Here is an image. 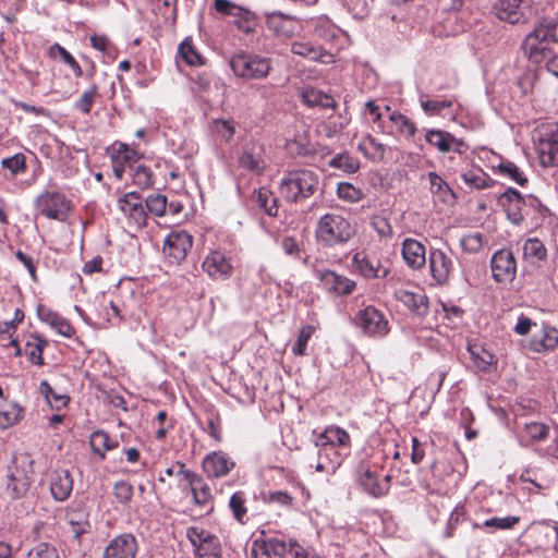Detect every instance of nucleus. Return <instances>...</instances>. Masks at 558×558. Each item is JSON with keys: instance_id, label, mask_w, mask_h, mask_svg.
<instances>
[{"instance_id": "obj_1", "label": "nucleus", "mask_w": 558, "mask_h": 558, "mask_svg": "<svg viewBox=\"0 0 558 558\" xmlns=\"http://www.w3.org/2000/svg\"><path fill=\"white\" fill-rule=\"evenodd\" d=\"M555 46H558V16H545L525 36L522 50L530 61L541 63L554 53Z\"/></svg>"}, {"instance_id": "obj_2", "label": "nucleus", "mask_w": 558, "mask_h": 558, "mask_svg": "<svg viewBox=\"0 0 558 558\" xmlns=\"http://www.w3.org/2000/svg\"><path fill=\"white\" fill-rule=\"evenodd\" d=\"M319 184V175L310 169H298L287 173L281 181V191L287 201L299 203L311 197Z\"/></svg>"}, {"instance_id": "obj_3", "label": "nucleus", "mask_w": 558, "mask_h": 558, "mask_svg": "<svg viewBox=\"0 0 558 558\" xmlns=\"http://www.w3.org/2000/svg\"><path fill=\"white\" fill-rule=\"evenodd\" d=\"M354 232V228L342 216L326 214L318 221L316 238L326 245H335L347 242Z\"/></svg>"}, {"instance_id": "obj_4", "label": "nucleus", "mask_w": 558, "mask_h": 558, "mask_svg": "<svg viewBox=\"0 0 558 558\" xmlns=\"http://www.w3.org/2000/svg\"><path fill=\"white\" fill-rule=\"evenodd\" d=\"M233 73L242 78L262 80L269 74L270 59L252 53H239L231 58Z\"/></svg>"}, {"instance_id": "obj_5", "label": "nucleus", "mask_w": 558, "mask_h": 558, "mask_svg": "<svg viewBox=\"0 0 558 558\" xmlns=\"http://www.w3.org/2000/svg\"><path fill=\"white\" fill-rule=\"evenodd\" d=\"M354 323L369 336L383 337L389 331L387 319L372 305L360 310L354 317Z\"/></svg>"}, {"instance_id": "obj_6", "label": "nucleus", "mask_w": 558, "mask_h": 558, "mask_svg": "<svg viewBox=\"0 0 558 558\" xmlns=\"http://www.w3.org/2000/svg\"><path fill=\"white\" fill-rule=\"evenodd\" d=\"M493 278L497 282H511L515 278L517 262L511 250L501 248L490 259Z\"/></svg>"}, {"instance_id": "obj_7", "label": "nucleus", "mask_w": 558, "mask_h": 558, "mask_svg": "<svg viewBox=\"0 0 558 558\" xmlns=\"http://www.w3.org/2000/svg\"><path fill=\"white\" fill-rule=\"evenodd\" d=\"M37 207L47 218L63 221L70 210V203L58 192H47L38 197Z\"/></svg>"}, {"instance_id": "obj_8", "label": "nucleus", "mask_w": 558, "mask_h": 558, "mask_svg": "<svg viewBox=\"0 0 558 558\" xmlns=\"http://www.w3.org/2000/svg\"><path fill=\"white\" fill-rule=\"evenodd\" d=\"M191 247L192 235L186 231H173L165 241L163 253L172 263L179 264L185 259Z\"/></svg>"}, {"instance_id": "obj_9", "label": "nucleus", "mask_w": 558, "mask_h": 558, "mask_svg": "<svg viewBox=\"0 0 558 558\" xmlns=\"http://www.w3.org/2000/svg\"><path fill=\"white\" fill-rule=\"evenodd\" d=\"M315 274L328 292L336 295H349L356 287L354 281L331 270H316Z\"/></svg>"}, {"instance_id": "obj_10", "label": "nucleus", "mask_w": 558, "mask_h": 558, "mask_svg": "<svg viewBox=\"0 0 558 558\" xmlns=\"http://www.w3.org/2000/svg\"><path fill=\"white\" fill-rule=\"evenodd\" d=\"M137 541L133 534H121L106 547L104 558H135Z\"/></svg>"}, {"instance_id": "obj_11", "label": "nucleus", "mask_w": 558, "mask_h": 558, "mask_svg": "<svg viewBox=\"0 0 558 558\" xmlns=\"http://www.w3.org/2000/svg\"><path fill=\"white\" fill-rule=\"evenodd\" d=\"M498 202L512 223L520 225L523 221L522 208L525 205V201L519 191L513 187L507 189L499 196Z\"/></svg>"}, {"instance_id": "obj_12", "label": "nucleus", "mask_w": 558, "mask_h": 558, "mask_svg": "<svg viewBox=\"0 0 558 558\" xmlns=\"http://www.w3.org/2000/svg\"><path fill=\"white\" fill-rule=\"evenodd\" d=\"M202 468L208 477L218 478L226 476L234 468V462L226 453L214 451L204 458Z\"/></svg>"}, {"instance_id": "obj_13", "label": "nucleus", "mask_w": 558, "mask_h": 558, "mask_svg": "<svg viewBox=\"0 0 558 558\" xmlns=\"http://www.w3.org/2000/svg\"><path fill=\"white\" fill-rule=\"evenodd\" d=\"M396 299L407 306L413 314L424 317L428 313V298L417 289V291H410L407 289H399L395 292Z\"/></svg>"}, {"instance_id": "obj_14", "label": "nucleus", "mask_w": 558, "mask_h": 558, "mask_svg": "<svg viewBox=\"0 0 558 558\" xmlns=\"http://www.w3.org/2000/svg\"><path fill=\"white\" fill-rule=\"evenodd\" d=\"M252 551L254 558H286L288 551L287 542L277 537L255 539Z\"/></svg>"}, {"instance_id": "obj_15", "label": "nucleus", "mask_w": 558, "mask_h": 558, "mask_svg": "<svg viewBox=\"0 0 558 558\" xmlns=\"http://www.w3.org/2000/svg\"><path fill=\"white\" fill-rule=\"evenodd\" d=\"M239 165L242 168L256 173L264 171L266 162L264 159L263 146L256 143L246 144L239 157Z\"/></svg>"}, {"instance_id": "obj_16", "label": "nucleus", "mask_w": 558, "mask_h": 558, "mask_svg": "<svg viewBox=\"0 0 558 558\" xmlns=\"http://www.w3.org/2000/svg\"><path fill=\"white\" fill-rule=\"evenodd\" d=\"M357 481L363 489L374 498H380L389 493L388 485H381L375 472L361 463L356 470Z\"/></svg>"}, {"instance_id": "obj_17", "label": "nucleus", "mask_w": 558, "mask_h": 558, "mask_svg": "<svg viewBox=\"0 0 558 558\" xmlns=\"http://www.w3.org/2000/svg\"><path fill=\"white\" fill-rule=\"evenodd\" d=\"M429 268L434 280L438 284H445L452 270V260L440 250H432L429 253Z\"/></svg>"}, {"instance_id": "obj_18", "label": "nucleus", "mask_w": 558, "mask_h": 558, "mask_svg": "<svg viewBox=\"0 0 558 558\" xmlns=\"http://www.w3.org/2000/svg\"><path fill=\"white\" fill-rule=\"evenodd\" d=\"M29 485L31 480L24 470L19 469L16 465L9 468L5 490L12 499H19L25 496L29 489Z\"/></svg>"}, {"instance_id": "obj_19", "label": "nucleus", "mask_w": 558, "mask_h": 558, "mask_svg": "<svg viewBox=\"0 0 558 558\" xmlns=\"http://www.w3.org/2000/svg\"><path fill=\"white\" fill-rule=\"evenodd\" d=\"M522 2L523 0H499L494 5V10L497 17L501 21L510 24L521 23L525 21L521 7Z\"/></svg>"}, {"instance_id": "obj_20", "label": "nucleus", "mask_w": 558, "mask_h": 558, "mask_svg": "<svg viewBox=\"0 0 558 558\" xmlns=\"http://www.w3.org/2000/svg\"><path fill=\"white\" fill-rule=\"evenodd\" d=\"M402 257L409 267L420 269L426 263L425 246L414 239H405L402 243Z\"/></svg>"}, {"instance_id": "obj_21", "label": "nucleus", "mask_w": 558, "mask_h": 558, "mask_svg": "<svg viewBox=\"0 0 558 558\" xmlns=\"http://www.w3.org/2000/svg\"><path fill=\"white\" fill-rule=\"evenodd\" d=\"M73 489V478L68 470H57L51 476L50 492L58 501L69 498Z\"/></svg>"}, {"instance_id": "obj_22", "label": "nucleus", "mask_w": 558, "mask_h": 558, "mask_svg": "<svg viewBox=\"0 0 558 558\" xmlns=\"http://www.w3.org/2000/svg\"><path fill=\"white\" fill-rule=\"evenodd\" d=\"M203 269L213 278L228 277L232 266L225 254L218 251L211 252L203 262Z\"/></svg>"}, {"instance_id": "obj_23", "label": "nucleus", "mask_w": 558, "mask_h": 558, "mask_svg": "<svg viewBox=\"0 0 558 558\" xmlns=\"http://www.w3.org/2000/svg\"><path fill=\"white\" fill-rule=\"evenodd\" d=\"M39 318L49 324L52 328H54L60 335L71 338L75 333L74 327L70 324L68 319L59 315L58 313L46 308L43 305H39L37 308Z\"/></svg>"}, {"instance_id": "obj_24", "label": "nucleus", "mask_w": 558, "mask_h": 558, "mask_svg": "<svg viewBox=\"0 0 558 558\" xmlns=\"http://www.w3.org/2000/svg\"><path fill=\"white\" fill-rule=\"evenodd\" d=\"M425 140L440 153L450 151L453 144L463 145V140L457 138L451 133L441 130L427 131Z\"/></svg>"}, {"instance_id": "obj_25", "label": "nucleus", "mask_w": 558, "mask_h": 558, "mask_svg": "<svg viewBox=\"0 0 558 558\" xmlns=\"http://www.w3.org/2000/svg\"><path fill=\"white\" fill-rule=\"evenodd\" d=\"M539 162L543 167H555L558 165V138L550 137L541 140L537 145Z\"/></svg>"}, {"instance_id": "obj_26", "label": "nucleus", "mask_w": 558, "mask_h": 558, "mask_svg": "<svg viewBox=\"0 0 558 558\" xmlns=\"http://www.w3.org/2000/svg\"><path fill=\"white\" fill-rule=\"evenodd\" d=\"M189 477L192 480L189 487L194 502L206 506L213 499L209 486L199 474H190Z\"/></svg>"}, {"instance_id": "obj_27", "label": "nucleus", "mask_w": 558, "mask_h": 558, "mask_svg": "<svg viewBox=\"0 0 558 558\" xmlns=\"http://www.w3.org/2000/svg\"><path fill=\"white\" fill-rule=\"evenodd\" d=\"M353 262L365 278H385L388 274V270L381 267L379 262L373 263L366 256L361 257L360 253L354 255Z\"/></svg>"}, {"instance_id": "obj_28", "label": "nucleus", "mask_w": 558, "mask_h": 558, "mask_svg": "<svg viewBox=\"0 0 558 558\" xmlns=\"http://www.w3.org/2000/svg\"><path fill=\"white\" fill-rule=\"evenodd\" d=\"M253 199L257 206L268 216L276 217L278 214V199L274 193L267 187H259L253 194Z\"/></svg>"}, {"instance_id": "obj_29", "label": "nucleus", "mask_w": 558, "mask_h": 558, "mask_svg": "<svg viewBox=\"0 0 558 558\" xmlns=\"http://www.w3.org/2000/svg\"><path fill=\"white\" fill-rule=\"evenodd\" d=\"M530 344L535 352L553 350L558 345V330L554 327H545L542 336H535Z\"/></svg>"}, {"instance_id": "obj_30", "label": "nucleus", "mask_w": 558, "mask_h": 558, "mask_svg": "<svg viewBox=\"0 0 558 558\" xmlns=\"http://www.w3.org/2000/svg\"><path fill=\"white\" fill-rule=\"evenodd\" d=\"M89 444L92 450L98 453L100 459H105V452L119 446L118 441L112 440L104 430H96L90 435Z\"/></svg>"}, {"instance_id": "obj_31", "label": "nucleus", "mask_w": 558, "mask_h": 558, "mask_svg": "<svg viewBox=\"0 0 558 558\" xmlns=\"http://www.w3.org/2000/svg\"><path fill=\"white\" fill-rule=\"evenodd\" d=\"M523 258L531 264H536L541 260H544L547 255V251L542 243L536 238L527 239L523 244Z\"/></svg>"}, {"instance_id": "obj_32", "label": "nucleus", "mask_w": 558, "mask_h": 558, "mask_svg": "<svg viewBox=\"0 0 558 558\" xmlns=\"http://www.w3.org/2000/svg\"><path fill=\"white\" fill-rule=\"evenodd\" d=\"M48 341L38 335H32L31 339L26 342L25 353L28 360L36 365H44L43 352Z\"/></svg>"}, {"instance_id": "obj_33", "label": "nucleus", "mask_w": 558, "mask_h": 558, "mask_svg": "<svg viewBox=\"0 0 558 558\" xmlns=\"http://www.w3.org/2000/svg\"><path fill=\"white\" fill-rule=\"evenodd\" d=\"M215 9L226 15L239 17L245 22H248L253 14L251 11L232 3L229 0H215Z\"/></svg>"}, {"instance_id": "obj_34", "label": "nucleus", "mask_w": 558, "mask_h": 558, "mask_svg": "<svg viewBox=\"0 0 558 558\" xmlns=\"http://www.w3.org/2000/svg\"><path fill=\"white\" fill-rule=\"evenodd\" d=\"M462 180L470 187H474L477 190L489 187L494 184V181L483 171H466L462 173Z\"/></svg>"}, {"instance_id": "obj_35", "label": "nucleus", "mask_w": 558, "mask_h": 558, "mask_svg": "<svg viewBox=\"0 0 558 558\" xmlns=\"http://www.w3.org/2000/svg\"><path fill=\"white\" fill-rule=\"evenodd\" d=\"M48 54L51 58H57L59 56L63 60V62H65L73 70L76 77H81L83 75L82 68L77 63V61L73 58V56L70 52H68L59 44L50 46Z\"/></svg>"}, {"instance_id": "obj_36", "label": "nucleus", "mask_w": 558, "mask_h": 558, "mask_svg": "<svg viewBox=\"0 0 558 558\" xmlns=\"http://www.w3.org/2000/svg\"><path fill=\"white\" fill-rule=\"evenodd\" d=\"M195 555L198 558H219L221 555V547L218 537L211 534L201 547L195 549Z\"/></svg>"}, {"instance_id": "obj_37", "label": "nucleus", "mask_w": 558, "mask_h": 558, "mask_svg": "<svg viewBox=\"0 0 558 558\" xmlns=\"http://www.w3.org/2000/svg\"><path fill=\"white\" fill-rule=\"evenodd\" d=\"M549 426L541 422H529L524 424V433L530 441H541L548 437Z\"/></svg>"}, {"instance_id": "obj_38", "label": "nucleus", "mask_w": 558, "mask_h": 558, "mask_svg": "<svg viewBox=\"0 0 558 558\" xmlns=\"http://www.w3.org/2000/svg\"><path fill=\"white\" fill-rule=\"evenodd\" d=\"M39 391L45 396L51 408L60 409V407H64L69 401V397L57 395L47 380L40 383Z\"/></svg>"}, {"instance_id": "obj_39", "label": "nucleus", "mask_w": 558, "mask_h": 558, "mask_svg": "<svg viewBox=\"0 0 558 558\" xmlns=\"http://www.w3.org/2000/svg\"><path fill=\"white\" fill-rule=\"evenodd\" d=\"M497 169L500 174L509 177L521 186L527 183V178L520 171L518 166L511 161L501 162Z\"/></svg>"}, {"instance_id": "obj_40", "label": "nucleus", "mask_w": 558, "mask_h": 558, "mask_svg": "<svg viewBox=\"0 0 558 558\" xmlns=\"http://www.w3.org/2000/svg\"><path fill=\"white\" fill-rule=\"evenodd\" d=\"M363 149L366 156L374 161H381L385 157V145L377 142L374 137L368 136L364 140Z\"/></svg>"}, {"instance_id": "obj_41", "label": "nucleus", "mask_w": 558, "mask_h": 558, "mask_svg": "<svg viewBox=\"0 0 558 558\" xmlns=\"http://www.w3.org/2000/svg\"><path fill=\"white\" fill-rule=\"evenodd\" d=\"M332 168L342 169L349 173H354L359 170L360 163L356 159L348 154H339L329 161Z\"/></svg>"}, {"instance_id": "obj_42", "label": "nucleus", "mask_w": 558, "mask_h": 558, "mask_svg": "<svg viewBox=\"0 0 558 558\" xmlns=\"http://www.w3.org/2000/svg\"><path fill=\"white\" fill-rule=\"evenodd\" d=\"M213 133L220 137L223 142H229L235 132V128L232 121L228 120H215L211 126Z\"/></svg>"}, {"instance_id": "obj_43", "label": "nucleus", "mask_w": 558, "mask_h": 558, "mask_svg": "<svg viewBox=\"0 0 558 558\" xmlns=\"http://www.w3.org/2000/svg\"><path fill=\"white\" fill-rule=\"evenodd\" d=\"M23 408L12 404L9 410L0 411V428H8L22 418Z\"/></svg>"}, {"instance_id": "obj_44", "label": "nucleus", "mask_w": 558, "mask_h": 558, "mask_svg": "<svg viewBox=\"0 0 558 558\" xmlns=\"http://www.w3.org/2000/svg\"><path fill=\"white\" fill-rule=\"evenodd\" d=\"M337 194L339 198L352 203L360 202L364 196L361 189L354 187L352 184L348 182H342L338 184Z\"/></svg>"}, {"instance_id": "obj_45", "label": "nucleus", "mask_w": 558, "mask_h": 558, "mask_svg": "<svg viewBox=\"0 0 558 558\" xmlns=\"http://www.w3.org/2000/svg\"><path fill=\"white\" fill-rule=\"evenodd\" d=\"M428 180L430 184V192L433 194L440 195L444 199L447 195L454 197L450 186L436 172H429Z\"/></svg>"}, {"instance_id": "obj_46", "label": "nucleus", "mask_w": 558, "mask_h": 558, "mask_svg": "<svg viewBox=\"0 0 558 558\" xmlns=\"http://www.w3.org/2000/svg\"><path fill=\"white\" fill-rule=\"evenodd\" d=\"M179 52L184 61L190 65L203 64V57L195 50L189 40H184L179 46Z\"/></svg>"}, {"instance_id": "obj_47", "label": "nucleus", "mask_w": 558, "mask_h": 558, "mask_svg": "<svg viewBox=\"0 0 558 558\" xmlns=\"http://www.w3.org/2000/svg\"><path fill=\"white\" fill-rule=\"evenodd\" d=\"M133 173V183L142 189L150 187L154 183L153 181V172L149 168L140 165L132 169Z\"/></svg>"}, {"instance_id": "obj_48", "label": "nucleus", "mask_w": 558, "mask_h": 558, "mask_svg": "<svg viewBox=\"0 0 558 558\" xmlns=\"http://www.w3.org/2000/svg\"><path fill=\"white\" fill-rule=\"evenodd\" d=\"M1 165L4 169H8L12 175H16L26 170V158L23 154H16L12 157L4 158Z\"/></svg>"}, {"instance_id": "obj_49", "label": "nucleus", "mask_w": 558, "mask_h": 558, "mask_svg": "<svg viewBox=\"0 0 558 558\" xmlns=\"http://www.w3.org/2000/svg\"><path fill=\"white\" fill-rule=\"evenodd\" d=\"M146 208L156 216H162L167 209V197L161 194L149 195L146 201Z\"/></svg>"}, {"instance_id": "obj_50", "label": "nucleus", "mask_w": 558, "mask_h": 558, "mask_svg": "<svg viewBox=\"0 0 558 558\" xmlns=\"http://www.w3.org/2000/svg\"><path fill=\"white\" fill-rule=\"evenodd\" d=\"M141 203L142 196L136 192H130L119 199V208L128 217Z\"/></svg>"}, {"instance_id": "obj_51", "label": "nucleus", "mask_w": 558, "mask_h": 558, "mask_svg": "<svg viewBox=\"0 0 558 558\" xmlns=\"http://www.w3.org/2000/svg\"><path fill=\"white\" fill-rule=\"evenodd\" d=\"M27 558H59V554L50 544L39 543L28 551Z\"/></svg>"}, {"instance_id": "obj_52", "label": "nucleus", "mask_w": 558, "mask_h": 558, "mask_svg": "<svg viewBox=\"0 0 558 558\" xmlns=\"http://www.w3.org/2000/svg\"><path fill=\"white\" fill-rule=\"evenodd\" d=\"M322 438H326L327 442L339 446H345L350 442V435L340 427L327 429Z\"/></svg>"}, {"instance_id": "obj_53", "label": "nucleus", "mask_w": 558, "mask_h": 558, "mask_svg": "<svg viewBox=\"0 0 558 558\" xmlns=\"http://www.w3.org/2000/svg\"><path fill=\"white\" fill-rule=\"evenodd\" d=\"M96 96H97V85L94 84L77 100V102L75 104V108L81 110L83 113L88 114L92 110L94 102H95Z\"/></svg>"}, {"instance_id": "obj_54", "label": "nucleus", "mask_w": 558, "mask_h": 558, "mask_svg": "<svg viewBox=\"0 0 558 558\" xmlns=\"http://www.w3.org/2000/svg\"><path fill=\"white\" fill-rule=\"evenodd\" d=\"M483 234L480 232L464 235L461 239V246L465 252L477 253L483 247Z\"/></svg>"}, {"instance_id": "obj_55", "label": "nucleus", "mask_w": 558, "mask_h": 558, "mask_svg": "<svg viewBox=\"0 0 558 558\" xmlns=\"http://www.w3.org/2000/svg\"><path fill=\"white\" fill-rule=\"evenodd\" d=\"M313 332H314V328L310 325L301 328V330L299 332L298 340L292 348V352L295 355H303L305 353L307 342H308L310 338L312 337Z\"/></svg>"}, {"instance_id": "obj_56", "label": "nucleus", "mask_w": 558, "mask_h": 558, "mask_svg": "<svg viewBox=\"0 0 558 558\" xmlns=\"http://www.w3.org/2000/svg\"><path fill=\"white\" fill-rule=\"evenodd\" d=\"M520 518L515 515H509L505 518H492L484 522L485 527H494L498 530H510L517 523H519Z\"/></svg>"}, {"instance_id": "obj_57", "label": "nucleus", "mask_w": 558, "mask_h": 558, "mask_svg": "<svg viewBox=\"0 0 558 558\" xmlns=\"http://www.w3.org/2000/svg\"><path fill=\"white\" fill-rule=\"evenodd\" d=\"M244 504L245 498L241 492L234 493L230 498L229 506L234 514V518L240 522H243V518L246 514V508Z\"/></svg>"}, {"instance_id": "obj_58", "label": "nucleus", "mask_w": 558, "mask_h": 558, "mask_svg": "<svg viewBox=\"0 0 558 558\" xmlns=\"http://www.w3.org/2000/svg\"><path fill=\"white\" fill-rule=\"evenodd\" d=\"M113 494L121 504H129L133 496V487L125 481L117 482Z\"/></svg>"}, {"instance_id": "obj_59", "label": "nucleus", "mask_w": 558, "mask_h": 558, "mask_svg": "<svg viewBox=\"0 0 558 558\" xmlns=\"http://www.w3.org/2000/svg\"><path fill=\"white\" fill-rule=\"evenodd\" d=\"M210 532L196 526L189 527L186 531V536L192 543L194 550L201 547L203 543L210 537Z\"/></svg>"}, {"instance_id": "obj_60", "label": "nucleus", "mask_w": 558, "mask_h": 558, "mask_svg": "<svg viewBox=\"0 0 558 558\" xmlns=\"http://www.w3.org/2000/svg\"><path fill=\"white\" fill-rule=\"evenodd\" d=\"M452 106L451 100H426L422 101L423 110L429 114L435 116L439 114L442 109L450 108Z\"/></svg>"}, {"instance_id": "obj_61", "label": "nucleus", "mask_w": 558, "mask_h": 558, "mask_svg": "<svg viewBox=\"0 0 558 558\" xmlns=\"http://www.w3.org/2000/svg\"><path fill=\"white\" fill-rule=\"evenodd\" d=\"M117 155L121 156V160H123L130 169H133V163L141 158L137 151L130 148L126 144L119 145Z\"/></svg>"}, {"instance_id": "obj_62", "label": "nucleus", "mask_w": 558, "mask_h": 558, "mask_svg": "<svg viewBox=\"0 0 558 558\" xmlns=\"http://www.w3.org/2000/svg\"><path fill=\"white\" fill-rule=\"evenodd\" d=\"M372 227L377 231L380 236H392V227L387 218L381 216H374L372 218Z\"/></svg>"}, {"instance_id": "obj_63", "label": "nucleus", "mask_w": 558, "mask_h": 558, "mask_svg": "<svg viewBox=\"0 0 558 558\" xmlns=\"http://www.w3.org/2000/svg\"><path fill=\"white\" fill-rule=\"evenodd\" d=\"M391 120L399 125L402 132H407L409 136H413L416 132L415 124L404 114L393 113Z\"/></svg>"}, {"instance_id": "obj_64", "label": "nucleus", "mask_w": 558, "mask_h": 558, "mask_svg": "<svg viewBox=\"0 0 558 558\" xmlns=\"http://www.w3.org/2000/svg\"><path fill=\"white\" fill-rule=\"evenodd\" d=\"M292 52L315 60L318 58V52L314 47L306 43H294L292 45Z\"/></svg>"}]
</instances>
